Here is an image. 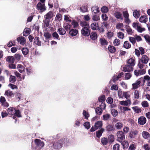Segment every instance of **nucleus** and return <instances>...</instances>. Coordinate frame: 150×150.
I'll return each mask as SVG.
<instances>
[{
    "label": "nucleus",
    "instance_id": "nucleus-1",
    "mask_svg": "<svg viewBox=\"0 0 150 150\" xmlns=\"http://www.w3.org/2000/svg\"><path fill=\"white\" fill-rule=\"evenodd\" d=\"M50 140H51L52 142L48 144L49 146L51 149H59L61 148L63 146H68L70 144V142L68 139L62 138L59 140L56 139L55 136H51L50 137Z\"/></svg>",
    "mask_w": 150,
    "mask_h": 150
},
{
    "label": "nucleus",
    "instance_id": "nucleus-2",
    "mask_svg": "<svg viewBox=\"0 0 150 150\" xmlns=\"http://www.w3.org/2000/svg\"><path fill=\"white\" fill-rule=\"evenodd\" d=\"M91 31L90 27H83L81 29V33L83 36L87 37L90 35Z\"/></svg>",
    "mask_w": 150,
    "mask_h": 150
},
{
    "label": "nucleus",
    "instance_id": "nucleus-3",
    "mask_svg": "<svg viewBox=\"0 0 150 150\" xmlns=\"http://www.w3.org/2000/svg\"><path fill=\"white\" fill-rule=\"evenodd\" d=\"M117 140L120 142H122L125 139L124 133L122 131H118L117 133Z\"/></svg>",
    "mask_w": 150,
    "mask_h": 150
},
{
    "label": "nucleus",
    "instance_id": "nucleus-4",
    "mask_svg": "<svg viewBox=\"0 0 150 150\" xmlns=\"http://www.w3.org/2000/svg\"><path fill=\"white\" fill-rule=\"evenodd\" d=\"M37 9L40 10L41 12H42L45 11L46 10V8L45 5L43 4H42L40 2H39L37 4Z\"/></svg>",
    "mask_w": 150,
    "mask_h": 150
},
{
    "label": "nucleus",
    "instance_id": "nucleus-5",
    "mask_svg": "<svg viewBox=\"0 0 150 150\" xmlns=\"http://www.w3.org/2000/svg\"><path fill=\"white\" fill-rule=\"evenodd\" d=\"M105 100V96L104 95H102L100 96H99L98 98V100L99 102H101V104L100 105V107H101L102 105H104V107L102 108L103 109H105L106 105L105 103H103V102Z\"/></svg>",
    "mask_w": 150,
    "mask_h": 150
},
{
    "label": "nucleus",
    "instance_id": "nucleus-6",
    "mask_svg": "<svg viewBox=\"0 0 150 150\" xmlns=\"http://www.w3.org/2000/svg\"><path fill=\"white\" fill-rule=\"evenodd\" d=\"M35 142L36 145L39 148H40L44 146V144L43 142L41 141L40 139H35Z\"/></svg>",
    "mask_w": 150,
    "mask_h": 150
},
{
    "label": "nucleus",
    "instance_id": "nucleus-7",
    "mask_svg": "<svg viewBox=\"0 0 150 150\" xmlns=\"http://www.w3.org/2000/svg\"><path fill=\"white\" fill-rule=\"evenodd\" d=\"M146 122V118L143 116H141L138 119V122L139 124L141 125H143L145 124Z\"/></svg>",
    "mask_w": 150,
    "mask_h": 150
},
{
    "label": "nucleus",
    "instance_id": "nucleus-8",
    "mask_svg": "<svg viewBox=\"0 0 150 150\" xmlns=\"http://www.w3.org/2000/svg\"><path fill=\"white\" fill-rule=\"evenodd\" d=\"M91 10L93 15L96 14L100 12L99 8L98 6H97L92 7L91 8Z\"/></svg>",
    "mask_w": 150,
    "mask_h": 150
},
{
    "label": "nucleus",
    "instance_id": "nucleus-9",
    "mask_svg": "<svg viewBox=\"0 0 150 150\" xmlns=\"http://www.w3.org/2000/svg\"><path fill=\"white\" fill-rule=\"evenodd\" d=\"M133 66L129 65H127L126 67H124L123 69V71L124 72H130L133 71Z\"/></svg>",
    "mask_w": 150,
    "mask_h": 150
},
{
    "label": "nucleus",
    "instance_id": "nucleus-10",
    "mask_svg": "<svg viewBox=\"0 0 150 150\" xmlns=\"http://www.w3.org/2000/svg\"><path fill=\"white\" fill-rule=\"evenodd\" d=\"M17 41L18 42L20 43L21 45H22L25 44L26 42L25 38L22 36L18 38L17 39Z\"/></svg>",
    "mask_w": 150,
    "mask_h": 150
},
{
    "label": "nucleus",
    "instance_id": "nucleus-11",
    "mask_svg": "<svg viewBox=\"0 0 150 150\" xmlns=\"http://www.w3.org/2000/svg\"><path fill=\"white\" fill-rule=\"evenodd\" d=\"M114 16L117 19H120L122 21L123 20L122 15L120 12L116 11L114 13Z\"/></svg>",
    "mask_w": 150,
    "mask_h": 150
},
{
    "label": "nucleus",
    "instance_id": "nucleus-12",
    "mask_svg": "<svg viewBox=\"0 0 150 150\" xmlns=\"http://www.w3.org/2000/svg\"><path fill=\"white\" fill-rule=\"evenodd\" d=\"M106 130L108 132H111L114 131L115 130L114 127V125L111 124H108L106 127Z\"/></svg>",
    "mask_w": 150,
    "mask_h": 150
},
{
    "label": "nucleus",
    "instance_id": "nucleus-13",
    "mask_svg": "<svg viewBox=\"0 0 150 150\" xmlns=\"http://www.w3.org/2000/svg\"><path fill=\"white\" fill-rule=\"evenodd\" d=\"M82 120L81 118L76 119L74 122V126L75 127H79L81 124V121Z\"/></svg>",
    "mask_w": 150,
    "mask_h": 150
},
{
    "label": "nucleus",
    "instance_id": "nucleus-14",
    "mask_svg": "<svg viewBox=\"0 0 150 150\" xmlns=\"http://www.w3.org/2000/svg\"><path fill=\"white\" fill-rule=\"evenodd\" d=\"M30 29L28 28H25L23 33V35L24 36H27L29 35L30 33Z\"/></svg>",
    "mask_w": 150,
    "mask_h": 150
},
{
    "label": "nucleus",
    "instance_id": "nucleus-15",
    "mask_svg": "<svg viewBox=\"0 0 150 150\" xmlns=\"http://www.w3.org/2000/svg\"><path fill=\"white\" fill-rule=\"evenodd\" d=\"M141 83V81L140 80H137L134 83L132 84L133 89H135L138 88L140 86V84Z\"/></svg>",
    "mask_w": 150,
    "mask_h": 150
},
{
    "label": "nucleus",
    "instance_id": "nucleus-16",
    "mask_svg": "<svg viewBox=\"0 0 150 150\" xmlns=\"http://www.w3.org/2000/svg\"><path fill=\"white\" fill-rule=\"evenodd\" d=\"M149 61L148 57L145 55H143L141 58V62L143 63L146 64Z\"/></svg>",
    "mask_w": 150,
    "mask_h": 150
},
{
    "label": "nucleus",
    "instance_id": "nucleus-17",
    "mask_svg": "<svg viewBox=\"0 0 150 150\" xmlns=\"http://www.w3.org/2000/svg\"><path fill=\"white\" fill-rule=\"evenodd\" d=\"M53 16L52 11H50L47 13L44 16L46 20H50Z\"/></svg>",
    "mask_w": 150,
    "mask_h": 150
},
{
    "label": "nucleus",
    "instance_id": "nucleus-18",
    "mask_svg": "<svg viewBox=\"0 0 150 150\" xmlns=\"http://www.w3.org/2000/svg\"><path fill=\"white\" fill-rule=\"evenodd\" d=\"M104 131V129L103 128H101L100 129L96 132V137L98 138L100 137Z\"/></svg>",
    "mask_w": 150,
    "mask_h": 150
},
{
    "label": "nucleus",
    "instance_id": "nucleus-19",
    "mask_svg": "<svg viewBox=\"0 0 150 150\" xmlns=\"http://www.w3.org/2000/svg\"><path fill=\"white\" fill-rule=\"evenodd\" d=\"M15 109L13 107H11L8 108L7 112L8 114L13 115L15 114Z\"/></svg>",
    "mask_w": 150,
    "mask_h": 150
},
{
    "label": "nucleus",
    "instance_id": "nucleus-20",
    "mask_svg": "<svg viewBox=\"0 0 150 150\" xmlns=\"http://www.w3.org/2000/svg\"><path fill=\"white\" fill-rule=\"evenodd\" d=\"M78 31L76 29H71L69 32V34L72 36H75L78 34Z\"/></svg>",
    "mask_w": 150,
    "mask_h": 150
},
{
    "label": "nucleus",
    "instance_id": "nucleus-21",
    "mask_svg": "<svg viewBox=\"0 0 150 150\" xmlns=\"http://www.w3.org/2000/svg\"><path fill=\"white\" fill-rule=\"evenodd\" d=\"M90 35L91 39L93 40H96L98 37L97 33L94 32L90 33Z\"/></svg>",
    "mask_w": 150,
    "mask_h": 150
},
{
    "label": "nucleus",
    "instance_id": "nucleus-22",
    "mask_svg": "<svg viewBox=\"0 0 150 150\" xmlns=\"http://www.w3.org/2000/svg\"><path fill=\"white\" fill-rule=\"evenodd\" d=\"M127 63L128 65L133 67L135 64V59H133V58H130L129 59L127 60Z\"/></svg>",
    "mask_w": 150,
    "mask_h": 150
},
{
    "label": "nucleus",
    "instance_id": "nucleus-23",
    "mask_svg": "<svg viewBox=\"0 0 150 150\" xmlns=\"http://www.w3.org/2000/svg\"><path fill=\"white\" fill-rule=\"evenodd\" d=\"M98 27V24L96 23H93L91 25V29L93 30H97Z\"/></svg>",
    "mask_w": 150,
    "mask_h": 150
},
{
    "label": "nucleus",
    "instance_id": "nucleus-24",
    "mask_svg": "<svg viewBox=\"0 0 150 150\" xmlns=\"http://www.w3.org/2000/svg\"><path fill=\"white\" fill-rule=\"evenodd\" d=\"M15 59L13 56H8L7 57L6 61L11 63H13Z\"/></svg>",
    "mask_w": 150,
    "mask_h": 150
},
{
    "label": "nucleus",
    "instance_id": "nucleus-25",
    "mask_svg": "<svg viewBox=\"0 0 150 150\" xmlns=\"http://www.w3.org/2000/svg\"><path fill=\"white\" fill-rule=\"evenodd\" d=\"M103 125L102 122L101 121H99L96 122L95 124V127L98 129L102 127Z\"/></svg>",
    "mask_w": 150,
    "mask_h": 150
},
{
    "label": "nucleus",
    "instance_id": "nucleus-26",
    "mask_svg": "<svg viewBox=\"0 0 150 150\" xmlns=\"http://www.w3.org/2000/svg\"><path fill=\"white\" fill-rule=\"evenodd\" d=\"M108 49L110 52L112 53H114L116 51L115 48L114 46L110 45L109 46Z\"/></svg>",
    "mask_w": 150,
    "mask_h": 150
},
{
    "label": "nucleus",
    "instance_id": "nucleus-27",
    "mask_svg": "<svg viewBox=\"0 0 150 150\" xmlns=\"http://www.w3.org/2000/svg\"><path fill=\"white\" fill-rule=\"evenodd\" d=\"M142 135L143 137L145 139H148L150 137L149 134L146 131H143L142 133Z\"/></svg>",
    "mask_w": 150,
    "mask_h": 150
},
{
    "label": "nucleus",
    "instance_id": "nucleus-28",
    "mask_svg": "<svg viewBox=\"0 0 150 150\" xmlns=\"http://www.w3.org/2000/svg\"><path fill=\"white\" fill-rule=\"evenodd\" d=\"M140 15V12L139 11H138L137 10H134L133 13V16L136 18H139Z\"/></svg>",
    "mask_w": 150,
    "mask_h": 150
},
{
    "label": "nucleus",
    "instance_id": "nucleus-29",
    "mask_svg": "<svg viewBox=\"0 0 150 150\" xmlns=\"http://www.w3.org/2000/svg\"><path fill=\"white\" fill-rule=\"evenodd\" d=\"M130 100L129 99L126 101L122 100L120 102V104L121 105L125 106H127L129 104H130Z\"/></svg>",
    "mask_w": 150,
    "mask_h": 150
},
{
    "label": "nucleus",
    "instance_id": "nucleus-30",
    "mask_svg": "<svg viewBox=\"0 0 150 150\" xmlns=\"http://www.w3.org/2000/svg\"><path fill=\"white\" fill-rule=\"evenodd\" d=\"M57 32L61 35H63L66 34V32L65 30L62 28H59L58 29Z\"/></svg>",
    "mask_w": 150,
    "mask_h": 150
},
{
    "label": "nucleus",
    "instance_id": "nucleus-31",
    "mask_svg": "<svg viewBox=\"0 0 150 150\" xmlns=\"http://www.w3.org/2000/svg\"><path fill=\"white\" fill-rule=\"evenodd\" d=\"M147 20V18L145 16H142L139 19V21L141 23H146Z\"/></svg>",
    "mask_w": 150,
    "mask_h": 150
},
{
    "label": "nucleus",
    "instance_id": "nucleus-32",
    "mask_svg": "<svg viewBox=\"0 0 150 150\" xmlns=\"http://www.w3.org/2000/svg\"><path fill=\"white\" fill-rule=\"evenodd\" d=\"M21 51L24 56L27 55L29 52V50L27 47H24L22 49Z\"/></svg>",
    "mask_w": 150,
    "mask_h": 150
},
{
    "label": "nucleus",
    "instance_id": "nucleus-33",
    "mask_svg": "<svg viewBox=\"0 0 150 150\" xmlns=\"http://www.w3.org/2000/svg\"><path fill=\"white\" fill-rule=\"evenodd\" d=\"M34 43L38 46L41 45V42L40 40L38 37H36L34 40Z\"/></svg>",
    "mask_w": 150,
    "mask_h": 150
},
{
    "label": "nucleus",
    "instance_id": "nucleus-34",
    "mask_svg": "<svg viewBox=\"0 0 150 150\" xmlns=\"http://www.w3.org/2000/svg\"><path fill=\"white\" fill-rule=\"evenodd\" d=\"M126 31L128 35H131L133 33L132 29L130 28L129 26L126 25L125 28Z\"/></svg>",
    "mask_w": 150,
    "mask_h": 150
},
{
    "label": "nucleus",
    "instance_id": "nucleus-35",
    "mask_svg": "<svg viewBox=\"0 0 150 150\" xmlns=\"http://www.w3.org/2000/svg\"><path fill=\"white\" fill-rule=\"evenodd\" d=\"M131 46V44L128 41H125L124 42L123 47L124 48L128 49L130 48Z\"/></svg>",
    "mask_w": 150,
    "mask_h": 150
},
{
    "label": "nucleus",
    "instance_id": "nucleus-36",
    "mask_svg": "<svg viewBox=\"0 0 150 150\" xmlns=\"http://www.w3.org/2000/svg\"><path fill=\"white\" fill-rule=\"evenodd\" d=\"M101 11L103 13H107L109 11V9L108 7L106 6H104L102 7L101 8Z\"/></svg>",
    "mask_w": 150,
    "mask_h": 150
},
{
    "label": "nucleus",
    "instance_id": "nucleus-37",
    "mask_svg": "<svg viewBox=\"0 0 150 150\" xmlns=\"http://www.w3.org/2000/svg\"><path fill=\"white\" fill-rule=\"evenodd\" d=\"M80 25L81 26L83 27H90L88 23L85 21H81L80 23Z\"/></svg>",
    "mask_w": 150,
    "mask_h": 150
},
{
    "label": "nucleus",
    "instance_id": "nucleus-38",
    "mask_svg": "<svg viewBox=\"0 0 150 150\" xmlns=\"http://www.w3.org/2000/svg\"><path fill=\"white\" fill-rule=\"evenodd\" d=\"M101 142L102 144L105 146L107 144L108 141L107 138L103 137L101 139Z\"/></svg>",
    "mask_w": 150,
    "mask_h": 150
},
{
    "label": "nucleus",
    "instance_id": "nucleus-39",
    "mask_svg": "<svg viewBox=\"0 0 150 150\" xmlns=\"http://www.w3.org/2000/svg\"><path fill=\"white\" fill-rule=\"evenodd\" d=\"M103 108L102 107L101 108L98 107L96 108L95 111L97 114L98 115H100L103 112L102 109H103V108Z\"/></svg>",
    "mask_w": 150,
    "mask_h": 150
},
{
    "label": "nucleus",
    "instance_id": "nucleus-40",
    "mask_svg": "<svg viewBox=\"0 0 150 150\" xmlns=\"http://www.w3.org/2000/svg\"><path fill=\"white\" fill-rule=\"evenodd\" d=\"M83 115L84 116L86 120H88V118L90 116V115L89 113L84 110L83 111Z\"/></svg>",
    "mask_w": 150,
    "mask_h": 150
},
{
    "label": "nucleus",
    "instance_id": "nucleus-41",
    "mask_svg": "<svg viewBox=\"0 0 150 150\" xmlns=\"http://www.w3.org/2000/svg\"><path fill=\"white\" fill-rule=\"evenodd\" d=\"M44 36L47 40L51 38L52 37L50 33L48 32H45L44 33Z\"/></svg>",
    "mask_w": 150,
    "mask_h": 150
},
{
    "label": "nucleus",
    "instance_id": "nucleus-42",
    "mask_svg": "<svg viewBox=\"0 0 150 150\" xmlns=\"http://www.w3.org/2000/svg\"><path fill=\"white\" fill-rule=\"evenodd\" d=\"M100 42L101 45H107L108 43V42L106 40L104 39H100Z\"/></svg>",
    "mask_w": 150,
    "mask_h": 150
},
{
    "label": "nucleus",
    "instance_id": "nucleus-43",
    "mask_svg": "<svg viewBox=\"0 0 150 150\" xmlns=\"http://www.w3.org/2000/svg\"><path fill=\"white\" fill-rule=\"evenodd\" d=\"M93 20L95 21H97L100 20V17L98 15L96 14L93 15L92 16Z\"/></svg>",
    "mask_w": 150,
    "mask_h": 150
},
{
    "label": "nucleus",
    "instance_id": "nucleus-44",
    "mask_svg": "<svg viewBox=\"0 0 150 150\" xmlns=\"http://www.w3.org/2000/svg\"><path fill=\"white\" fill-rule=\"evenodd\" d=\"M115 127L117 129H120L123 127V124L119 122H117L115 125Z\"/></svg>",
    "mask_w": 150,
    "mask_h": 150
},
{
    "label": "nucleus",
    "instance_id": "nucleus-45",
    "mask_svg": "<svg viewBox=\"0 0 150 150\" xmlns=\"http://www.w3.org/2000/svg\"><path fill=\"white\" fill-rule=\"evenodd\" d=\"M5 95H6L7 97H11L13 94L12 91H10L9 90H7L6 91L5 93Z\"/></svg>",
    "mask_w": 150,
    "mask_h": 150
},
{
    "label": "nucleus",
    "instance_id": "nucleus-46",
    "mask_svg": "<svg viewBox=\"0 0 150 150\" xmlns=\"http://www.w3.org/2000/svg\"><path fill=\"white\" fill-rule=\"evenodd\" d=\"M122 145L123 146V148L127 149L129 146L128 142L126 141H124L122 142Z\"/></svg>",
    "mask_w": 150,
    "mask_h": 150
},
{
    "label": "nucleus",
    "instance_id": "nucleus-47",
    "mask_svg": "<svg viewBox=\"0 0 150 150\" xmlns=\"http://www.w3.org/2000/svg\"><path fill=\"white\" fill-rule=\"evenodd\" d=\"M133 110L137 113H139L141 112V110L137 106H134L132 107Z\"/></svg>",
    "mask_w": 150,
    "mask_h": 150
},
{
    "label": "nucleus",
    "instance_id": "nucleus-48",
    "mask_svg": "<svg viewBox=\"0 0 150 150\" xmlns=\"http://www.w3.org/2000/svg\"><path fill=\"white\" fill-rule=\"evenodd\" d=\"M83 125L85 127V128L86 129H88L91 127L90 123L88 122H84Z\"/></svg>",
    "mask_w": 150,
    "mask_h": 150
},
{
    "label": "nucleus",
    "instance_id": "nucleus-49",
    "mask_svg": "<svg viewBox=\"0 0 150 150\" xmlns=\"http://www.w3.org/2000/svg\"><path fill=\"white\" fill-rule=\"evenodd\" d=\"M111 113L113 117H116L117 115L118 112L117 110L115 109H112L111 110Z\"/></svg>",
    "mask_w": 150,
    "mask_h": 150
},
{
    "label": "nucleus",
    "instance_id": "nucleus-50",
    "mask_svg": "<svg viewBox=\"0 0 150 150\" xmlns=\"http://www.w3.org/2000/svg\"><path fill=\"white\" fill-rule=\"evenodd\" d=\"M103 117L104 120H108L110 117V115L109 114H106L103 115Z\"/></svg>",
    "mask_w": 150,
    "mask_h": 150
},
{
    "label": "nucleus",
    "instance_id": "nucleus-51",
    "mask_svg": "<svg viewBox=\"0 0 150 150\" xmlns=\"http://www.w3.org/2000/svg\"><path fill=\"white\" fill-rule=\"evenodd\" d=\"M120 40L118 39H116L113 41V44L115 46H118L120 44Z\"/></svg>",
    "mask_w": 150,
    "mask_h": 150
},
{
    "label": "nucleus",
    "instance_id": "nucleus-52",
    "mask_svg": "<svg viewBox=\"0 0 150 150\" xmlns=\"http://www.w3.org/2000/svg\"><path fill=\"white\" fill-rule=\"evenodd\" d=\"M9 81L12 83L15 82L16 81V78L15 76L11 75L10 76Z\"/></svg>",
    "mask_w": 150,
    "mask_h": 150
},
{
    "label": "nucleus",
    "instance_id": "nucleus-53",
    "mask_svg": "<svg viewBox=\"0 0 150 150\" xmlns=\"http://www.w3.org/2000/svg\"><path fill=\"white\" fill-rule=\"evenodd\" d=\"M141 104L143 108L147 107L149 106V104L146 101H144L142 102Z\"/></svg>",
    "mask_w": 150,
    "mask_h": 150
},
{
    "label": "nucleus",
    "instance_id": "nucleus-54",
    "mask_svg": "<svg viewBox=\"0 0 150 150\" xmlns=\"http://www.w3.org/2000/svg\"><path fill=\"white\" fill-rule=\"evenodd\" d=\"M146 42L148 43H150V36L148 35H146L144 36Z\"/></svg>",
    "mask_w": 150,
    "mask_h": 150
},
{
    "label": "nucleus",
    "instance_id": "nucleus-55",
    "mask_svg": "<svg viewBox=\"0 0 150 150\" xmlns=\"http://www.w3.org/2000/svg\"><path fill=\"white\" fill-rule=\"evenodd\" d=\"M110 89L112 90L117 91L118 89V86L117 85L113 84L111 86Z\"/></svg>",
    "mask_w": 150,
    "mask_h": 150
},
{
    "label": "nucleus",
    "instance_id": "nucleus-56",
    "mask_svg": "<svg viewBox=\"0 0 150 150\" xmlns=\"http://www.w3.org/2000/svg\"><path fill=\"white\" fill-rule=\"evenodd\" d=\"M134 97L136 99H138L139 97V91L137 90L135 91L134 94Z\"/></svg>",
    "mask_w": 150,
    "mask_h": 150
},
{
    "label": "nucleus",
    "instance_id": "nucleus-57",
    "mask_svg": "<svg viewBox=\"0 0 150 150\" xmlns=\"http://www.w3.org/2000/svg\"><path fill=\"white\" fill-rule=\"evenodd\" d=\"M81 11L83 13L86 12L87 11V8L85 6H83L80 8Z\"/></svg>",
    "mask_w": 150,
    "mask_h": 150
},
{
    "label": "nucleus",
    "instance_id": "nucleus-58",
    "mask_svg": "<svg viewBox=\"0 0 150 150\" xmlns=\"http://www.w3.org/2000/svg\"><path fill=\"white\" fill-rule=\"evenodd\" d=\"M52 35L53 38L57 39H59V37L57 33L55 32L52 34Z\"/></svg>",
    "mask_w": 150,
    "mask_h": 150
},
{
    "label": "nucleus",
    "instance_id": "nucleus-59",
    "mask_svg": "<svg viewBox=\"0 0 150 150\" xmlns=\"http://www.w3.org/2000/svg\"><path fill=\"white\" fill-rule=\"evenodd\" d=\"M117 35L119 38L121 39H123L124 37V34L121 32L118 33H117Z\"/></svg>",
    "mask_w": 150,
    "mask_h": 150
},
{
    "label": "nucleus",
    "instance_id": "nucleus-60",
    "mask_svg": "<svg viewBox=\"0 0 150 150\" xmlns=\"http://www.w3.org/2000/svg\"><path fill=\"white\" fill-rule=\"evenodd\" d=\"M132 76V74L129 73H127L125 74V79L126 80H128L130 79Z\"/></svg>",
    "mask_w": 150,
    "mask_h": 150
},
{
    "label": "nucleus",
    "instance_id": "nucleus-61",
    "mask_svg": "<svg viewBox=\"0 0 150 150\" xmlns=\"http://www.w3.org/2000/svg\"><path fill=\"white\" fill-rule=\"evenodd\" d=\"M102 19L103 21H106L108 19V17L105 13H103L101 15Z\"/></svg>",
    "mask_w": 150,
    "mask_h": 150
},
{
    "label": "nucleus",
    "instance_id": "nucleus-62",
    "mask_svg": "<svg viewBox=\"0 0 150 150\" xmlns=\"http://www.w3.org/2000/svg\"><path fill=\"white\" fill-rule=\"evenodd\" d=\"M72 25L73 26L74 28H75L79 25L78 23L75 20H73L71 23Z\"/></svg>",
    "mask_w": 150,
    "mask_h": 150
},
{
    "label": "nucleus",
    "instance_id": "nucleus-63",
    "mask_svg": "<svg viewBox=\"0 0 150 150\" xmlns=\"http://www.w3.org/2000/svg\"><path fill=\"white\" fill-rule=\"evenodd\" d=\"M129 41L133 44H134L135 43L136 40L135 38L131 37H129Z\"/></svg>",
    "mask_w": 150,
    "mask_h": 150
},
{
    "label": "nucleus",
    "instance_id": "nucleus-64",
    "mask_svg": "<svg viewBox=\"0 0 150 150\" xmlns=\"http://www.w3.org/2000/svg\"><path fill=\"white\" fill-rule=\"evenodd\" d=\"M120 145L118 144H116L114 145L113 147V150H119Z\"/></svg>",
    "mask_w": 150,
    "mask_h": 150
}]
</instances>
